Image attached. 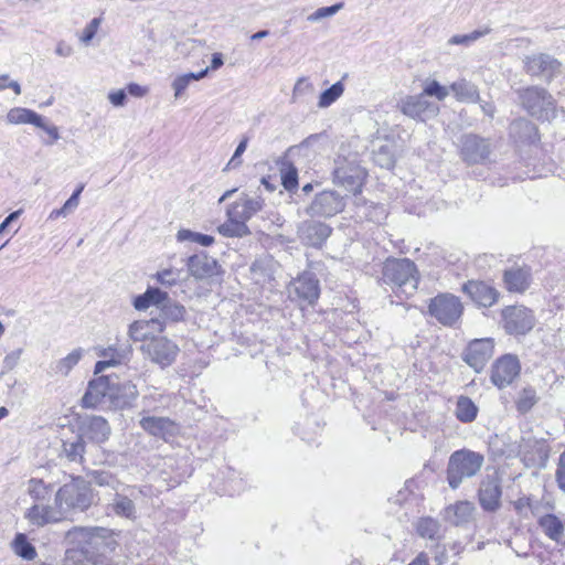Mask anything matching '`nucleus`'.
<instances>
[{
    "label": "nucleus",
    "instance_id": "1",
    "mask_svg": "<svg viewBox=\"0 0 565 565\" xmlns=\"http://www.w3.org/2000/svg\"><path fill=\"white\" fill-rule=\"evenodd\" d=\"M117 534L105 527H73L66 541L73 545L65 553V565H110L108 555L117 546Z\"/></svg>",
    "mask_w": 565,
    "mask_h": 565
},
{
    "label": "nucleus",
    "instance_id": "2",
    "mask_svg": "<svg viewBox=\"0 0 565 565\" xmlns=\"http://www.w3.org/2000/svg\"><path fill=\"white\" fill-rule=\"evenodd\" d=\"M382 280L397 291L409 296L418 287V270L415 263L408 258H388L382 268Z\"/></svg>",
    "mask_w": 565,
    "mask_h": 565
},
{
    "label": "nucleus",
    "instance_id": "3",
    "mask_svg": "<svg viewBox=\"0 0 565 565\" xmlns=\"http://www.w3.org/2000/svg\"><path fill=\"white\" fill-rule=\"evenodd\" d=\"M93 491L82 478L73 479L55 492V503L64 519L72 512H83L93 503Z\"/></svg>",
    "mask_w": 565,
    "mask_h": 565
},
{
    "label": "nucleus",
    "instance_id": "4",
    "mask_svg": "<svg viewBox=\"0 0 565 565\" xmlns=\"http://www.w3.org/2000/svg\"><path fill=\"white\" fill-rule=\"evenodd\" d=\"M484 463V456L470 449L454 451L447 465V481L451 489H457L463 480L475 477Z\"/></svg>",
    "mask_w": 565,
    "mask_h": 565
},
{
    "label": "nucleus",
    "instance_id": "5",
    "mask_svg": "<svg viewBox=\"0 0 565 565\" xmlns=\"http://www.w3.org/2000/svg\"><path fill=\"white\" fill-rule=\"evenodd\" d=\"M520 100L527 113L541 120H551L556 116L555 100L544 88L531 86L519 92Z\"/></svg>",
    "mask_w": 565,
    "mask_h": 565
},
{
    "label": "nucleus",
    "instance_id": "6",
    "mask_svg": "<svg viewBox=\"0 0 565 565\" xmlns=\"http://www.w3.org/2000/svg\"><path fill=\"white\" fill-rule=\"evenodd\" d=\"M429 313L444 326L455 324L462 315L460 299L451 294H441L430 300Z\"/></svg>",
    "mask_w": 565,
    "mask_h": 565
},
{
    "label": "nucleus",
    "instance_id": "7",
    "mask_svg": "<svg viewBox=\"0 0 565 565\" xmlns=\"http://www.w3.org/2000/svg\"><path fill=\"white\" fill-rule=\"evenodd\" d=\"M503 328L507 333L524 335L535 326L532 310L524 306H508L502 310Z\"/></svg>",
    "mask_w": 565,
    "mask_h": 565
},
{
    "label": "nucleus",
    "instance_id": "8",
    "mask_svg": "<svg viewBox=\"0 0 565 565\" xmlns=\"http://www.w3.org/2000/svg\"><path fill=\"white\" fill-rule=\"evenodd\" d=\"M140 350L151 362L161 367L171 365L180 351L179 347L166 337H152L141 345Z\"/></svg>",
    "mask_w": 565,
    "mask_h": 565
},
{
    "label": "nucleus",
    "instance_id": "9",
    "mask_svg": "<svg viewBox=\"0 0 565 565\" xmlns=\"http://www.w3.org/2000/svg\"><path fill=\"white\" fill-rule=\"evenodd\" d=\"M561 62L547 53H534L523 58V71L532 76L551 82L561 72Z\"/></svg>",
    "mask_w": 565,
    "mask_h": 565
},
{
    "label": "nucleus",
    "instance_id": "10",
    "mask_svg": "<svg viewBox=\"0 0 565 565\" xmlns=\"http://www.w3.org/2000/svg\"><path fill=\"white\" fill-rule=\"evenodd\" d=\"M345 198L334 190H324L317 193L306 209L310 216L332 217L341 213L345 207Z\"/></svg>",
    "mask_w": 565,
    "mask_h": 565
},
{
    "label": "nucleus",
    "instance_id": "11",
    "mask_svg": "<svg viewBox=\"0 0 565 565\" xmlns=\"http://www.w3.org/2000/svg\"><path fill=\"white\" fill-rule=\"evenodd\" d=\"M333 170V182L348 191L358 192L364 179V171L354 161L338 158Z\"/></svg>",
    "mask_w": 565,
    "mask_h": 565
},
{
    "label": "nucleus",
    "instance_id": "12",
    "mask_svg": "<svg viewBox=\"0 0 565 565\" xmlns=\"http://www.w3.org/2000/svg\"><path fill=\"white\" fill-rule=\"evenodd\" d=\"M398 109L405 116L417 120H425L426 117H434L439 111L438 105L427 100L423 93L419 95H408L402 98L398 103Z\"/></svg>",
    "mask_w": 565,
    "mask_h": 565
},
{
    "label": "nucleus",
    "instance_id": "13",
    "mask_svg": "<svg viewBox=\"0 0 565 565\" xmlns=\"http://www.w3.org/2000/svg\"><path fill=\"white\" fill-rule=\"evenodd\" d=\"M288 292L292 299L313 305L320 295L319 280L312 273H303L291 281Z\"/></svg>",
    "mask_w": 565,
    "mask_h": 565
},
{
    "label": "nucleus",
    "instance_id": "14",
    "mask_svg": "<svg viewBox=\"0 0 565 565\" xmlns=\"http://www.w3.org/2000/svg\"><path fill=\"white\" fill-rule=\"evenodd\" d=\"M494 341L491 338L472 340L463 352V360L475 371L480 372L492 358Z\"/></svg>",
    "mask_w": 565,
    "mask_h": 565
},
{
    "label": "nucleus",
    "instance_id": "15",
    "mask_svg": "<svg viewBox=\"0 0 565 565\" xmlns=\"http://www.w3.org/2000/svg\"><path fill=\"white\" fill-rule=\"evenodd\" d=\"M113 384L114 377L111 375H100L92 380L82 398V406L85 408H95L100 405L106 397L113 402Z\"/></svg>",
    "mask_w": 565,
    "mask_h": 565
},
{
    "label": "nucleus",
    "instance_id": "16",
    "mask_svg": "<svg viewBox=\"0 0 565 565\" xmlns=\"http://www.w3.org/2000/svg\"><path fill=\"white\" fill-rule=\"evenodd\" d=\"M490 145L476 135H466L461 139L460 156L468 164L484 163L490 156Z\"/></svg>",
    "mask_w": 565,
    "mask_h": 565
},
{
    "label": "nucleus",
    "instance_id": "17",
    "mask_svg": "<svg viewBox=\"0 0 565 565\" xmlns=\"http://www.w3.org/2000/svg\"><path fill=\"white\" fill-rule=\"evenodd\" d=\"M264 203V199L260 196L243 194L227 206L226 216L234 217V220L246 224L254 215L263 210Z\"/></svg>",
    "mask_w": 565,
    "mask_h": 565
},
{
    "label": "nucleus",
    "instance_id": "18",
    "mask_svg": "<svg viewBox=\"0 0 565 565\" xmlns=\"http://www.w3.org/2000/svg\"><path fill=\"white\" fill-rule=\"evenodd\" d=\"M24 519L31 525L43 527L47 524L57 523L64 520L60 508L54 504H46L44 502H36L32 504L24 512Z\"/></svg>",
    "mask_w": 565,
    "mask_h": 565
},
{
    "label": "nucleus",
    "instance_id": "19",
    "mask_svg": "<svg viewBox=\"0 0 565 565\" xmlns=\"http://www.w3.org/2000/svg\"><path fill=\"white\" fill-rule=\"evenodd\" d=\"M331 232L332 228L328 224L318 221H303L298 226L299 239L311 247H321Z\"/></svg>",
    "mask_w": 565,
    "mask_h": 565
},
{
    "label": "nucleus",
    "instance_id": "20",
    "mask_svg": "<svg viewBox=\"0 0 565 565\" xmlns=\"http://www.w3.org/2000/svg\"><path fill=\"white\" fill-rule=\"evenodd\" d=\"M520 373V364L515 356L504 355L492 367L491 380L500 388L508 386Z\"/></svg>",
    "mask_w": 565,
    "mask_h": 565
},
{
    "label": "nucleus",
    "instance_id": "21",
    "mask_svg": "<svg viewBox=\"0 0 565 565\" xmlns=\"http://www.w3.org/2000/svg\"><path fill=\"white\" fill-rule=\"evenodd\" d=\"M188 269L195 279H209L220 274L217 260L205 253L195 254L188 259Z\"/></svg>",
    "mask_w": 565,
    "mask_h": 565
},
{
    "label": "nucleus",
    "instance_id": "22",
    "mask_svg": "<svg viewBox=\"0 0 565 565\" xmlns=\"http://www.w3.org/2000/svg\"><path fill=\"white\" fill-rule=\"evenodd\" d=\"M532 281L531 269L527 266H512L503 273V284L508 291L523 294Z\"/></svg>",
    "mask_w": 565,
    "mask_h": 565
},
{
    "label": "nucleus",
    "instance_id": "23",
    "mask_svg": "<svg viewBox=\"0 0 565 565\" xmlns=\"http://www.w3.org/2000/svg\"><path fill=\"white\" fill-rule=\"evenodd\" d=\"M462 290L482 307H491L499 298V291L483 281L470 280L462 286Z\"/></svg>",
    "mask_w": 565,
    "mask_h": 565
},
{
    "label": "nucleus",
    "instance_id": "24",
    "mask_svg": "<svg viewBox=\"0 0 565 565\" xmlns=\"http://www.w3.org/2000/svg\"><path fill=\"white\" fill-rule=\"evenodd\" d=\"M131 354L130 347H108L103 349L98 355L103 359L95 364V374L104 372L107 367L116 366L129 360Z\"/></svg>",
    "mask_w": 565,
    "mask_h": 565
},
{
    "label": "nucleus",
    "instance_id": "25",
    "mask_svg": "<svg viewBox=\"0 0 565 565\" xmlns=\"http://www.w3.org/2000/svg\"><path fill=\"white\" fill-rule=\"evenodd\" d=\"M138 388L131 381L119 383L114 377L113 384V404L118 408L130 407L138 397Z\"/></svg>",
    "mask_w": 565,
    "mask_h": 565
},
{
    "label": "nucleus",
    "instance_id": "26",
    "mask_svg": "<svg viewBox=\"0 0 565 565\" xmlns=\"http://www.w3.org/2000/svg\"><path fill=\"white\" fill-rule=\"evenodd\" d=\"M140 426L149 434L164 439L177 430L175 424L168 417L147 416L140 419Z\"/></svg>",
    "mask_w": 565,
    "mask_h": 565
},
{
    "label": "nucleus",
    "instance_id": "27",
    "mask_svg": "<svg viewBox=\"0 0 565 565\" xmlns=\"http://www.w3.org/2000/svg\"><path fill=\"white\" fill-rule=\"evenodd\" d=\"M163 326L157 319L139 320L129 326L128 335L134 342L147 343L153 335L154 331H162Z\"/></svg>",
    "mask_w": 565,
    "mask_h": 565
},
{
    "label": "nucleus",
    "instance_id": "28",
    "mask_svg": "<svg viewBox=\"0 0 565 565\" xmlns=\"http://www.w3.org/2000/svg\"><path fill=\"white\" fill-rule=\"evenodd\" d=\"M81 435L84 436V439L100 444L108 439L110 427L106 419L94 416L83 425Z\"/></svg>",
    "mask_w": 565,
    "mask_h": 565
},
{
    "label": "nucleus",
    "instance_id": "29",
    "mask_svg": "<svg viewBox=\"0 0 565 565\" xmlns=\"http://www.w3.org/2000/svg\"><path fill=\"white\" fill-rule=\"evenodd\" d=\"M501 488L494 479L483 480L479 489V501L487 511H494L500 505Z\"/></svg>",
    "mask_w": 565,
    "mask_h": 565
},
{
    "label": "nucleus",
    "instance_id": "30",
    "mask_svg": "<svg viewBox=\"0 0 565 565\" xmlns=\"http://www.w3.org/2000/svg\"><path fill=\"white\" fill-rule=\"evenodd\" d=\"M475 505L469 501H459L445 509V519L454 525H465L473 518Z\"/></svg>",
    "mask_w": 565,
    "mask_h": 565
},
{
    "label": "nucleus",
    "instance_id": "31",
    "mask_svg": "<svg viewBox=\"0 0 565 565\" xmlns=\"http://www.w3.org/2000/svg\"><path fill=\"white\" fill-rule=\"evenodd\" d=\"M519 455L531 463L542 461L546 457L545 445L531 436L522 437L519 443Z\"/></svg>",
    "mask_w": 565,
    "mask_h": 565
},
{
    "label": "nucleus",
    "instance_id": "32",
    "mask_svg": "<svg viewBox=\"0 0 565 565\" xmlns=\"http://www.w3.org/2000/svg\"><path fill=\"white\" fill-rule=\"evenodd\" d=\"M25 486V492L34 503L49 501L54 491L53 484L45 482L41 478H31L26 481Z\"/></svg>",
    "mask_w": 565,
    "mask_h": 565
},
{
    "label": "nucleus",
    "instance_id": "33",
    "mask_svg": "<svg viewBox=\"0 0 565 565\" xmlns=\"http://www.w3.org/2000/svg\"><path fill=\"white\" fill-rule=\"evenodd\" d=\"M543 533L552 541L559 542L564 536V522L554 514H545L539 519Z\"/></svg>",
    "mask_w": 565,
    "mask_h": 565
},
{
    "label": "nucleus",
    "instance_id": "34",
    "mask_svg": "<svg viewBox=\"0 0 565 565\" xmlns=\"http://www.w3.org/2000/svg\"><path fill=\"white\" fill-rule=\"evenodd\" d=\"M450 89L459 102L477 103L479 100L477 86L466 79H459L452 83Z\"/></svg>",
    "mask_w": 565,
    "mask_h": 565
},
{
    "label": "nucleus",
    "instance_id": "35",
    "mask_svg": "<svg viewBox=\"0 0 565 565\" xmlns=\"http://www.w3.org/2000/svg\"><path fill=\"white\" fill-rule=\"evenodd\" d=\"M109 507L111 511L118 516H122L129 520H134L136 518L135 503L127 495L116 493Z\"/></svg>",
    "mask_w": 565,
    "mask_h": 565
},
{
    "label": "nucleus",
    "instance_id": "36",
    "mask_svg": "<svg viewBox=\"0 0 565 565\" xmlns=\"http://www.w3.org/2000/svg\"><path fill=\"white\" fill-rule=\"evenodd\" d=\"M85 452L84 436L77 435L74 439L65 440L63 443V454L73 462H82Z\"/></svg>",
    "mask_w": 565,
    "mask_h": 565
},
{
    "label": "nucleus",
    "instance_id": "37",
    "mask_svg": "<svg viewBox=\"0 0 565 565\" xmlns=\"http://www.w3.org/2000/svg\"><path fill=\"white\" fill-rule=\"evenodd\" d=\"M7 120L13 125L32 124L36 126L41 122V116L31 109L15 107L8 113Z\"/></svg>",
    "mask_w": 565,
    "mask_h": 565
},
{
    "label": "nucleus",
    "instance_id": "38",
    "mask_svg": "<svg viewBox=\"0 0 565 565\" xmlns=\"http://www.w3.org/2000/svg\"><path fill=\"white\" fill-rule=\"evenodd\" d=\"M83 353L84 350L77 348L73 350L71 353H68L65 358L56 361L53 367L55 374L67 376L70 372L73 370V367L78 364V362L83 358Z\"/></svg>",
    "mask_w": 565,
    "mask_h": 565
},
{
    "label": "nucleus",
    "instance_id": "39",
    "mask_svg": "<svg viewBox=\"0 0 565 565\" xmlns=\"http://www.w3.org/2000/svg\"><path fill=\"white\" fill-rule=\"evenodd\" d=\"M217 232L224 237H244L250 234V231L243 222L227 217V221L217 226Z\"/></svg>",
    "mask_w": 565,
    "mask_h": 565
},
{
    "label": "nucleus",
    "instance_id": "40",
    "mask_svg": "<svg viewBox=\"0 0 565 565\" xmlns=\"http://www.w3.org/2000/svg\"><path fill=\"white\" fill-rule=\"evenodd\" d=\"M478 414L476 404L466 396H460L456 405V416L462 423H470L475 420Z\"/></svg>",
    "mask_w": 565,
    "mask_h": 565
},
{
    "label": "nucleus",
    "instance_id": "41",
    "mask_svg": "<svg viewBox=\"0 0 565 565\" xmlns=\"http://www.w3.org/2000/svg\"><path fill=\"white\" fill-rule=\"evenodd\" d=\"M13 552L26 561H32L36 557L35 547L28 541L26 535L18 533L12 542Z\"/></svg>",
    "mask_w": 565,
    "mask_h": 565
},
{
    "label": "nucleus",
    "instance_id": "42",
    "mask_svg": "<svg viewBox=\"0 0 565 565\" xmlns=\"http://www.w3.org/2000/svg\"><path fill=\"white\" fill-rule=\"evenodd\" d=\"M209 73V68H204L199 73H188L180 75L174 78L172 82V88L174 90V97L179 98L182 96L183 92L188 88L192 81H200L204 78Z\"/></svg>",
    "mask_w": 565,
    "mask_h": 565
},
{
    "label": "nucleus",
    "instance_id": "43",
    "mask_svg": "<svg viewBox=\"0 0 565 565\" xmlns=\"http://www.w3.org/2000/svg\"><path fill=\"white\" fill-rule=\"evenodd\" d=\"M280 174L282 185L287 191H292L298 186V171L290 161L281 162Z\"/></svg>",
    "mask_w": 565,
    "mask_h": 565
},
{
    "label": "nucleus",
    "instance_id": "44",
    "mask_svg": "<svg viewBox=\"0 0 565 565\" xmlns=\"http://www.w3.org/2000/svg\"><path fill=\"white\" fill-rule=\"evenodd\" d=\"M177 239L179 242L190 241L205 247L211 246L215 242V238L211 235L193 232L185 228L178 231Z\"/></svg>",
    "mask_w": 565,
    "mask_h": 565
},
{
    "label": "nucleus",
    "instance_id": "45",
    "mask_svg": "<svg viewBox=\"0 0 565 565\" xmlns=\"http://www.w3.org/2000/svg\"><path fill=\"white\" fill-rule=\"evenodd\" d=\"M160 311L161 318L171 322L183 320L185 315V308L180 303L171 301L170 299L163 303Z\"/></svg>",
    "mask_w": 565,
    "mask_h": 565
},
{
    "label": "nucleus",
    "instance_id": "46",
    "mask_svg": "<svg viewBox=\"0 0 565 565\" xmlns=\"http://www.w3.org/2000/svg\"><path fill=\"white\" fill-rule=\"evenodd\" d=\"M439 522L433 518H423L416 524L417 533L429 540H435L439 533Z\"/></svg>",
    "mask_w": 565,
    "mask_h": 565
},
{
    "label": "nucleus",
    "instance_id": "47",
    "mask_svg": "<svg viewBox=\"0 0 565 565\" xmlns=\"http://www.w3.org/2000/svg\"><path fill=\"white\" fill-rule=\"evenodd\" d=\"M344 86L341 82L334 83L331 87L321 93L318 102L320 108H327L342 96Z\"/></svg>",
    "mask_w": 565,
    "mask_h": 565
},
{
    "label": "nucleus",
    "instance_id": "48",
    "mask_svg": "<svg viewBox=\"0 0 565 565\" xmlns=\"http://www.w3.org/2000/svg\"><path fill=\"white\" fill-rule=\"evenodd\" d=\"M449 89L447 86H443L439 82L426 81L423 88L424 96L435 97L437 100H444L449 95Z\"/></svg>",
    "mask_w": 565,
    "mask_h": 565
},
{
    "label": "nucleus",
    "instance_id": "49",
    "mask_svg": "<svg viewBox=\"0 0 565 565\" xmlns=\"http://www.w3.org/2000/svg\"><path fill=\"white\" fill-rule=\"evenodd\" d=\"M489 32H490V29L486 28L482 31L476 30L469 34H456L449 39L448 43L451 45L469 46L471 43H473L481 36L487 35Z\"/></svg>",
    "mask_w": 565,
    "mask_h": 565
},
{
    "label": "nucleus",
    "instance_id": "50",
    "mask_svg": "<svg viewBox=\"0 0 565 565\" xmlns=\"http://www.w3.org/2000/svg\"><path fill=\"white\" fill-rule=\"evenodd\" d=\"M536 403V393L533 388H524L518 399H516V408L520 413L529 412L534 404Z\"/></svg>",
    "mask_w": 565,
    "mask_h": 565
},
{
    "label": "nucleus",
    "instance_id": "51",
    "mask_svg": "<svg viewBox=\"0 0 565 565\" xmlns=\"http://www.w3.org/2000/svg\"><path fill=\"white\" fill-rule=\"evenodd\" d=\"M313 92L315 86L309 78L306 76L299 77L292 89V102H297L300 97L312 94Z\"/></svg>",
    "mask_w": 565,
    "mask_h": 565
},
{
    "label": "nucleus",
    "instance_id": "52",
    "mask_svg": "<svg viewBox=\"0 0 565 565\" xmlns=\"http://www.w3.org/2000/svg\"><path fill=\"white\" fill-rule=\"evenodd\" d=\"M343 8V3L339 2L330 7H322L307 17L309 22H318L322 19L333 17Z\"/></svg>",
    "mask_w": 565,
    "mask_h": 565
},
{
    "label": "nucleus",
    "instance_id": "53",
    "mask_svg": "<svg viewBox=\"0 0 565 565\" xmlns=\"http://www.w3.org/2000/svg\"><path fill=\"white\" fill-rule=\"evenodd\" d=\"M510 129L513 135L524 131V139H527L529 141H533L532 136L536 135V127L526 119H519L513 121Z\"/></svg>",
    "mask_w": 565,
    "mask_h": 565
},
{
    "label": "nucleus",
    "instance_id": "54",
    "mask_svg": "<svg viewBox=\"0 0 565 565\" xmlns=\"http://www.w3.org/2000/svg\"><path fill=\"white\" fill-rule=\"evenodd\" d=\"M22 353H23V349L19 348V349L12 350L3 358L0 376L14 370L18 366Z\"/></svg>",
    "mask_w": 565,
    "mask_h": 565
},
{
    "label": "nucleus",
    "instance_id": "55",
    "mask_svg": "<svg viewBox=\"0 0 565 565\" xmlns=\"http://www.w3.org/2000/svg\"><path fill=\"white\" fill-rule=\"evenodd\" d=\"M374 161L382 168L391 169L394 167V154L390 147L382 146L376 152H374Z\"/></svg>",
    "mask_w": 565,
    "mask_h": 565
},
{
    "label": "nucleus",
    "instance_id": "56",
    "mask_svg": "<svg viewBox=\"0 0 565 565\" xmlns=\"http://www.w3.org/2000/svg\"><path fill=\"white\" fill-rule=\"evenodd\" d=\"M181 270L175 268H166L157 273V280L163 286H174L180 279Z\"/></svg>",
    "mask_w": 565,
    "mask_h": 565
},
{
    "label": "nucleus",
    "instance_id": "57",
    "mask_svg": "<svg viewBox=\"0 0 565 565\" xmlns=\"http://www.w3.org/2000/svg\"><path fill=\"white\" fill-rule=\"evenodd\" d=\"M102 23V18H94L83 30L81 35V41L84 44H88L95 36L97 30L99 29Z\"/></svg>",
    "mask_w": 565,
    "mask_h": 565
},
{
    "label": "nucleus",
    "instance_id": "58",
    "mask_svg": "<svg viewBox=\"0 0 565 565\" xmlns=\"http://www.w3.org/2000/svg\"><path fill=\"white\" fill-rule=\"evenodd\" d=\"M147 298H150L151 306H157L159 309L169 300L168 294L159 288H148Z\"/></svg>",
    "mask_w": 565,
    "mask_h": 565
},
{
    "label": "nucleus",
    "instance_id": "59",
    "mask_svg": "<svg viewBox=\"0 0 565 565\" xmlns=\"http://www.w3.org/2000/svg\"><path fill=\"white\" fill-rule=\"evenodd\" d=\"M93 481L100 487L107 486L115 490H117V486H119V481L115 479L110 473L105 471L95 472L93 476Z\"/></svg>",
    "mask_w": 565,
    "mask_h": 565
},
{
    "label": "nucleus",
    "instance_id": "60",
    "mask_svg": "<svg viewBox=\"0 0 565 565\" xmlns=\"http://www.w3.org/2000/svg\"><path fill=\"white\" fill-rule=\"evenodd\" d=\"M248 143V138L244 137L238 146L236 147V150L228 161V163L225 167V170L235 169L241 166L242 161L239 160V157L245 152Z\"/></svg>",
    "mask_w": 565,
    "mask_h": 565
},
{
    "label": "nucleus",
    "instance_id": "61",
    "mask_svg": "<svg viewBox=\"0 0 565 565\" xmlns=\"http://www.w3.org/2000/svg\"><path fill=\"white\" fill-rule=\"evenodd\" d=\"M556 481L558 487L565 492V451L559 456L558 459Z\"/></svg>",
    "mask_w": 565,
    "mask_h": 565
},
{
    "label": "nucleus",
    "instance_id": "62",
    "mask_svg": "<svg viewBox=\"0 0 565 565\" xmlns=\"http://www.w3.org/2000/svg\"><path fill=\"white\" fill-rule=\"evenodd\" d=\"M127 95L124 89H118L115 92H110L108 94V100L115 106V107H122L126 104Z\"/></svg>",
    "mask_w": 565,
    "mask_h": 565
},
{
    "label": "nucleus",
    "instance_id": "63",
    "mask_svg": "<svg viewBox=\"0 0 565 565\" xmlns=\"http://www.w3.org/2000/svg\"><path fill=\"white\" fill-rule=\"evenodd\" d=\"M36 127L43 129L52 138V142L51 143H53L54 141L58 140L60 134H58L57 127L53 126V125L45 124L42 117H41L40 125H36Z\"/></svg>",
    "mask_w": 565,
    "mask_h": 565
},
{
    "label": "nucleus",
    "instance_id": "64",
    "mask_svg": "<svg viewBox=\"0 0 565 565\" xmlns=\"http://www.w3.org/2000/svg\"><path fill=\"white\" fill-rule=\"evenodd\" d=\"M150 306H151L150 298H147V291L145 294L136 297L135 300H134V307L137 310H146Z\"/></svg>",
    "mask_w": 565,
    "mask_h": 565
}]
</instances>
